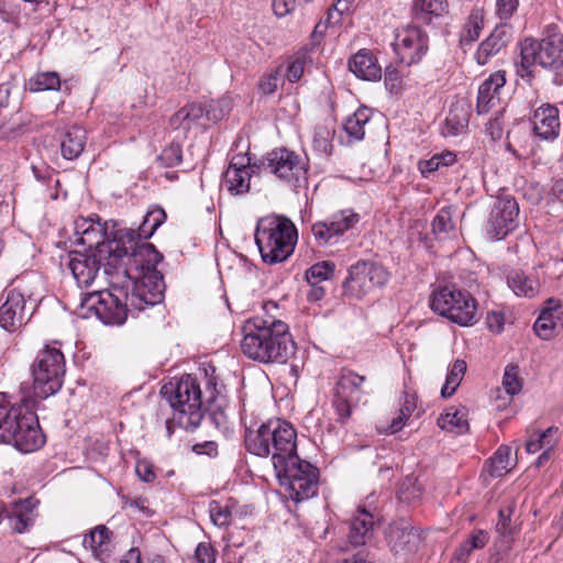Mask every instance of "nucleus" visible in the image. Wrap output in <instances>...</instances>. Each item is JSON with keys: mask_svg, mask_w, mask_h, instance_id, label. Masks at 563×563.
<instances>
[{"mask_svg": "<svg viewBox=\"0 0 563 563\" xmlns=\"http://www.w3.org/2000/svg\"><path fill=\"white\" fill-rule=\"evenodd\" d=\"M431 309L460 325H472L477 321V303L472 295L455 285H446L433 290Z\"/></svg>", "mask_w": 563, "mask_h": 563, "instance_id": "6e6552de", "label": "nucleus"}, {"mask_svg": "<svg viewBox=\"0 0 563 563\" xmlns=\"http://www.w3.org/2000/svg\"><path fill=\"white\" fill-rule=\"evenodd\" d=\"M124 298L131 309L142 311L146 307L158 305L164 299L165 284L161 272H152L129 277L125 283Z\"/></svg>", "mask_w": 563, "mask_h": 563, "instance_id": "ddd939ff", "label": "nucleus"}, {"mask_svg": "<svg viewBox=\"0 0 563 563\" xmlns=\"http://www.w3.org/2000/svg\"><path fill=\"white\" fill-rule=\"evenodd\" d=\"M440 167L439 158L434 155L428 161H421L419 163V169L421 174L427 177L432 172L438 170Z\"/></svg>", "mask_w": 563, "mask_h": 563, "instance_id": "774afa93", "label": "nucleus"}, {"mask_svg": "<svg viewBox=\"0 0 563 563\" xmlns=\"http://www.w3.org/2000/svg\"><path fill=\"white\" fill-rule=\"evenodd\" d=\"M166 213L163 209L148 212L139 230L124 229L114 233L110 242H117L119 249L113 255L119 257L115 271H123L122 286L129 282V277L158 272L157 264L163 255L151 243L144 242L150 239L157 228L165 221Z\"/></svg>", "mask_w": 563, "mask_h": 563, "instance_id": "f257e3e1", "label": "nucleus"}, {"mask_svg": "<svg viewBox=\"0 0 563 563\" xmlns=\"http://www.w3.org/2000/svg\"><path fill=\"white\" fill-rule=\"evenodd\" d=\"M253 167L245 155H234L224 173L222 186L232 195H243L250 190Z\"/></svg>", "mask_w": 563, "mask_h": 563, "instance_id": "aec40b11", "label": "nucleus"}, {"mask_svg": "<svg viewBox=\"0 0 563 563\" xmlns=\"http://www.w3.org/2000/svg\"><path fill=\"white\" fill-rule=\"evenodd\" d=\"M518 0H496V13L500 20H508L517 10Z\"/></svg>", "mask_w": 563, "mask_h": 563, "instance_id": "13d9d810", "label": "nucleus"}, {"mask_svg": "<svg viewBox=\"0 0 563 563\" xmlns=\"http://www.w3.org/2000/svg\"><path fill=\"white\" fill-rule=\"evenodd\" d=\"M104 235V227L100 222H95L91 218H80L74 223L73 243L86 246L90 253L98 252L102 245L111 241H106Z\"/></svg>", "mask_w": 563, "mask_h": 563, "instance_id": "4be33fe9", "label": "nucleus"}, {"mask_svg": "<svg viewBox=\"0 0 563 563\" xmlns=\"http://www.w3.org/2000/svg\"><path fill=\"white\" fill-rule=\"evenodd\" d=\"M508 286L517 296L533 297L539 291V283L521 271H512L507 277Z\"/></svg>", "mask_w": 563, "mask_h": 563, "instance_id": "f704fd0d", "label": "nucleus"}, {"mask_svg": "<svg viewBox=\"0 0 563 563\" xmlns=\"http://www.w3.org/2000/svg\"><path fill=\"white\" fill-rule=\"evenodd\" d=\"M428 35L419 26L404 25L396 30L394 47L402 63L407 65L421 60L428 51Z\"/></svg>", "mask_w": 563, "mask_h": 563, "instance_id": "dca6fc26", "label": "nucleus"}, {"mask_svg": "<svg viewBox=\"0 0 563 563\" xmlns=\"http://www.w3.org/2000/svg\"><path fill=\"white\" fill-rule=\"evenodd\" d=\"M162 397L167 401L177 419H187L188 422H222L228 418V400L216 388L210 390L208 399L202 400V391L198 379L184 375L176 382H168L162 386Z\"/></svg>", "mask_w": 563, "mask_h": 563, "instance_id": "f03ea898", "label": "nucleus"}, {"mask_svg": "<svg viewBox=\"0 0 563 563\" xmlns=\"http://www.w3.org/2000/svg\"><path fill=\"white\" fill-rule=\"evenodd\" d=\"M489 474L494 477H500L508 472L510 465V449L501 445L489 460Z\"/></svg>", "mask_w": 563, "mask_h": 563, "instance_id": "c03bdc74", "label": "nucleus"}, {"mask_svg": "<svg viewBox=\"0 0 563 563\" xmlns=\"http://www.w3.org/2000/svg\"><path fill=\"white\" fill-rule=\"evenodd\" d=\"M272 446L274 453L272 456L273 465L276 467L277 459L284 463L289 462L290 457H299L297 454V431L292 424H278L272 430Z\"/></svg>", "mask_w": 563, "mask_h": 563, "instance_id": "5701e85b", "label": "nucleus"}, {"mask_svg": "<svg viewBox=\"0 0 563 563\" xmlns=\"http://www.w3.org/2000/svg\"><path fill=\"white\" fill-rule=\"evenodd\" d=\"M111 531L106 526H97L88 534L85 536L82 544L86 549H90L98 556L110 543Z\"/></svg>", "mask_w": 563, "mask_h": 563, "instance_id": "58836bf2", "label": "nucleus"}, {"mask_svg": "<svg viewBox=\"0 0 563 563\" xmlns=\"http://www.w3.org/2000/svg\"><path fill=\"white\" fill-rule=\"evenodd\" d=\"M448 11L446 0H415L412 7L413 19L417 22L429 24L433 18L442 16Z\"/></svg>", "mask_w": 563, "mask_h": 563, "instance_id": "473e14b6", "label": "nucleus"}, {"mask_svg": "<svg viewBox=\"0 0 563 563\" xmlns=\"http://www.w3.org/2000/svg\"><path fill=\"white\" fill-rule=\"evenodd\" d=\"M335 264L330 261H322L312 265L306 272V279L309 284L314 286L319 282L328 280L333 276Z\"/></svg>", "mask_w": 563, "mask_h": 563, "instance_id": "a18cd8bd", "label": "nucleus"}, {"mask_svg": "<svg viewBox=\"0 0 563 563\" xmlns=\"http://www.w3.org/2000/svg\"><path fill=\"white\" fill-rule=\"evenodd\" d=\"M11 92L10 84L0 85V128L4 126L9 121L12 111L9 110V98Z\"/></svg>", "mask_w": 563, "mask_h": 563, "instance_id": "5fc2aeb1", "label": "nucleus"}, {"mask_svg": "<svg viewBox=\"0 0 563 563\" xmlns=\"http://www.w3.org/2000/svg\"><path fill=\"white\" fill-rule=\"evenodd\" d=\"M261 166L264 170L295 188L307 183V162L299 154L288 148L272 150L262 158Z\"/></svg>", "mask_w": 563, "mask_h": 563, "instance_id": "f8f14e48", "label": "nucleus"}, {"mask_svg": "<svg viewBox=\"0 0 563 563\" xmlns=\"http://www.w3.org/2000/svg\"><path fill=\"white\" fill-rule=\"evenodd\" d=\"M503 386L507 394L516 395L521 390L522 384L519 377V368L517 365L509 364L505 368L503 377Z\"/></svg>", "mask_w": 563, "mask_h": 563, "instance_id": "09e8293b", "label": "nucleus"}, {"mask_svg": "<svg viewBox=\"0 0 563 563\" xmlns=\"http://www.w3.org/2000/svg\"><path fill=\"white\" fill-rule=\"evenodd\" d=\"M384 75L386 84L390 85L391 89L399 86L401 80V74L398 68L394 66H388L386 67Z\"/></svg>", "mask_w": 563, "mask_h": 563, "instance_id": "0e129e2a", "label": "nucleus"}, {"mask_svg": "<svg viewBox=\"0 0 563 563\" xmlns=\"http://www.w3.org/2000/svg\"><path fill=\"white\" fill-rule=\"evenodd\" d=\"M118 245L117 242H109L98 252L85 254L77 252L70 256L67 265L79 287H89L93 283L115 289L122 286L124 272L115 271L119 257L113 255L119 249Z\"/></svg>", "mask_w": 563, "mask_h": 563, "instance_id": "39448f33", "label": "nucleus"}, {"mask_svg": "<svg viewBox=\"0 0 563 563\" xmlns=\"http://www.w3.org/2000/svg\"><path fill=\"white\" fill-rule=\"evenodd\" d=\"M484 25V16L481 10H474L468 15L466 23L464 24L461 33L460 43L462 46L472 44L475 42L481 33Z\"/></svg>", "mask_w": 563, "mask_h": 563, "instance_id": "ea45409f", "label": "nucleus"}, {"mask_svg": "<svg viewBox=\"0 0 563 563\" xmlns=\"http://www.w3.org/2000/svg\"><path fill=\"white\" fill-rule=\"evenodd\" d=\"M296 7V0H273L274 13L279 16H286L292 12Z\"/></svg>", "mask_w": 563, "mask_h": 563, "instance_id": "e2e57ef3", "label": "nucleus"}, {"mask_svg": "<svg viewBox=\"0 0 563 563\" xmlns=\"http://www.w3.org/2000/svg\"><path fill=\"white\" fill-rule=\"evenodd\" d=\"M350 70L360 79L377 81L382 78L383 71L376 57L368 49H360L349 60Z\"/></svg>", "mask_w": 563, "mask_h": 563, "instance_id": "bb28decb", "label": "nucleus"}, {"mask_svg": "<svg viewBox=\"0 0 563 563\" xmlns=\"http://www.w3.org/2000/svg\"><path fill=\"white\" fill-rule=\"evenodd\" d=\"M278 86V73L272 71L263 77V79L260 82V88L265 95L273 93Z\"/></svg>", "mask_w": 563, "mask_h": 563, "instance_id": "680f3d73", "label": "nucleus"}, {"mask_svg": "<svg viewBox=\"0 0 563 563\" xmlns=\"http://www.w3.org/2000/svg\"><path fill=\"white\" fill-rule=\"evenodd\" d=\"M34 311V306L27 305L26 295L19 288L5 290V300L0 306V327L8 332H14L26 324Z\"/></svg>", "mask_w": 563, "mask_h": 563, "instance_id": "f3484780", "label": "nucleus"}, {"mask_svg": "<svg viewBox=\"0 0 563 563\" xmlns=\"http://www.w3.org/2000/svg\"><path fill=\"white\" fill-rule=\"evenodd\" d=\"M390 550L400 556H408L418 550L420 536L409 525H394L388 530Z\"/></svg>", "mask_w": 563, "mask_h": 563, "instance_id": "b1692460", "label": "nucleus"}, {"mask_svg": "<svg viewBox=\"0 0 563 563\" xmlns=\"http://www.w3.org/2000/svg\"><path fill=\"white\" fill-rule=\"evenodd\" d=\"M470 410L465 406H451L446 408L438 418V422H467Z\"/></svg>", "mask_w": 563, "mask_h": 563, "instance_id": "8fccbe9b", "label": "nucleus"}, {"mask_svg": "<svg viewBox=\"0 0 563 563\" xmlns=\"http://www.w3.org/2000/svg\"><path fill=\"white\" fill-rule=\"evenodd\" d=\"M65 375L64 354L55 347L38 351L33 364V390L37 397L47 398L56 394Z\"/></svg>", "mask_w": 563, "mask_h": 563, "instance_id": "9d476101", "label": "nucleus"}, {"mask_svg": "<svg viewBox=\"0 0 563 563\" xmlns=\"http://www.w3.org/2000/svg\"><path fill=\"white\" fill-rule=\"evenodd\" d=\"M563 327V313L541 312L534 322V333L542 340H550Z\"/></svg>", "mask_w": 563, "mask_h": 563, "instance_id": "e433bc0d", "label": "nucleus"}, {"mask_svg": "<svg viewBox=\"0 0 563 563\" xmlns=\"http://www.w3.org/2000/svg\"><path fill=\"white\" fill-rule=\"evenodd\" d=\"M210 518L218 527H225L230 523L231 511L228 507L221 506L218 501L210 504Z\"/></svg>", "mask_w": 563, "mask_h": 563, "instance_id": "864d4df0", "label": "nucleus"}, {"mask_svg": "<svg viewBox=\"0 0 563 563\" xmlns=\"http://www.w3.org/2000/svg\"><path fill=\"white\" fill-rule=\"evenodd\" d=\"M29 90L40 92L46 90H58L60 87V78L56 71L36 73L29 80Z\"/></svg>", "mask_w": 563, "mask_h": 563, "instance_id": "a19ab883", "label": "nucleus"}, {"mask_svg": "<svg viewBox=\"0 0 563 563\" xmlns=\"http://www.w3.org/2000/svg\"><path fill=\"white\" fill-rule=\"evenodd\" d=\"M519 206L509 195H500L494 201L485 230L490 240H504L518 227Z\"/></svg>", "mask_w": 563, "mask_h": 563, "instance_id": "2eb2a0df", "label": "nucleus"}, {"mask_svg": "<svg viewBox=\"0 0 563 563\" xmlns=\"http://www.w3.org/2000/svg\"><path fill=\"white\" fill-rule=\"evenodd\" d=\"M398 416L391 422H406L421 419L424 409L415 393L405 391L399 398Z\"/></svg>", "mask_w": 563, "mask_h": 563, "instance_id": "72a5a7b5", "label": "nucleus"}, {"mask_svg": "<svg viewBox=\"0 0 563 563\" xmlns=\"http://www.w3.org/2000/svg\"><path fill=\"white\" fill-rule=\"evenodd\" d=\"M534 65L548 70L553 84H563V34L556 27L549 26L540 41L526 38L521 43L517 74L521 78L531 77Z\"/></svg>", "mask_w": 563, "mask_h": 563, "instance_id": "20e7f679", "label": "nucleus"}, {"mask_svg": "<svg viewBox=\"0 0 563 563\" xmlns=\"http://www.w3.org/2000/svg\"><path fill=\"white\" fill-rule=\"evenodd\" d=\"M360 221V214L353 210H343L330 219L311 225V233L319 246L335 244L339 236L352 229Z\"/></svg>", "mask_w": 563, "mask_h": 563, "instance_id": "a211bd4d", "label": "nucleus"}, {"mask_svg": "<svg viewBox=\"0 0 563 563\" xmlns=\"http://www.w3.org/2000/svg\"><path fill=\"white\" fill-rule=\"evenodd\" d=\"M365 379V376L354 372L342 373L336 384L333 399V406L341 419L351 417L352 402L358 400Z\"/></svg>", "mask_w": 563, "mask_h": 563, "instance_id": "6ab92c4d", "label": "nucleus"}, {"mask_svg": "<svg viewBox=\"0 0 563 563\" xmlns=\"http://www.w3.org/2000/svg\"><path fill=\"white\" fill-rule=\"evenodd\" d=\"M33 507L31 499L21 500L13 507L10 520L14 531L22 533L33 523Z\"/></svg>", "mask_w": 563, "mask_h": 563, "instance_id": "4c0bfd02", "label": "nucleus"}, {"mask_svg": "<svg viewBox=\"0 0 563 563\" xmlns=\"http://www.w3.org/2000/svg\"><path fill=\"white\" fill-rule=\"evenodd\" d=\"M87 140L85 129L74 125L69 128L60 143L62 155L66 159L77 158L84 151Z\"/></svg>", "mask_w": 563, "mask_h": 563, "instance_id": "2f4dec72", "label": "nucleus"}, {"mask_svg": "<svg viewBox=\"0 0 563 563\" xmlns=\"http://www.w3.org/2000/svg\"><path fill=\"white\" fill-rule=\"evenodd\" d=\"M10 427H13L11 442L19 451L31 453L45 444L46 437L41 424H10Z\"/></svg>", "mask_w": 563, "mask_h": 563, "instance_id": "393cba45", "label": "nucleus"}, {"mask_svg": "<svg viewBox=\"0 0 563 563\" xmlns=\"http://www.w3.org/2000/svg\"><path fill=\"white\" fill-rule=\"evenodd\" d=\"M313 148L323 155H330L332 152V133L325 125H317L312 137Z\"/></svg>", "mask_w": 563, "mask_h": 563, "instance_id": "de8ad7c7", "label": "nucleus"}, {"mask_svg": "<svg viewBox=\"0 0 563 563\" xmlns=\"http://www.w3.org/2000/svg\"><path fill=\"white\" fill-rule=\"evenodd\" d=\"M40 405L23 398L20 404L12 405L4 393H0V422H40Z\"/></svg>", "mask_w": 563, "mask_h": 563, "instance_id": "412c9836", "label": "nucleus"}, {"mask_svg": "<svg viewBox=\"0 0 563 563\" xmlns=\"http://www.w3.org/2000/svg\"><path fill=\"white\" fill-rule=\"evenodd\" d=\"M488 540L487 532L477 530L465 541V544H468L470 550L474 551L485 548Z\"/></svg>", "mask_w": 563, "mask_h": 563, "instance_id": "052dcab7", "label": "nucleus"}, {"mask_svg": "<svg viewBox=\"0 0 563 563\" xmlns=\"http://www.w3.org/2000/svg\"><path fill=\"white\" fill-rule=\"evenodd\" d=\"M225 113L221 101L212 102L208 108L199 103H188L170 117L169 124L174 131L187 136L191 130H203L209 123H217Z\"/></svg>", "mask_w": 563, "mask_h": 563, "instance_id": "4468645a", "label": "nucleus"}, {"mask_svg": "<svg viewBox=\"0 0 563 563\" xmlns=\"http://www.w3.org/2000/svg\"><path fill=\"white\" fill-rule=\"evenodd\" d=\"M374 517L364 508H358L350 520L347 540L351 545H364L373 536Z\"/></svg>", "mask_w": 563, "mask_h": 563, "instance_id": "7c9ffc66", "label": "nucleus"}, {"mask_svg": "<svg viewBox=\"0 0 563 563\" xmlns=\"http://www.w3.org/2000/svg\"><path fill=\"white\" fill-rule=\"evenodd\" d=\"M353 2L354 0H336L328 12V22L332 24L340 23L342 15L349 12Z\"/></svg>", "mask_w": 563, "mask_h": 563, "instance_id": "6e6d98bb", "label": "nucleus"}, {"mask_svg": "<svg viewBox=\"0 0 563 563\" xmlns=\"http://www.w3.org/2000/svg\"><path fill=\"white\" fill-rule=\"evenodd\" d=\"M514 510L515 504L512 501L506 507H503L498 512L499 520L496 525V531L498 534L507 539L508 542H510L517 533V529L511 526V515L514 514Z\"/></svg>", "mask_w": 563, "mask_h": 563, "instance_id": "37998d69", "label": "nucleus"}, {"mask_svg": "<svg viewBox=\"0 0 563 563\" xmlns=\"http://www.w3.org/2000/svg\"><path fill=\"white\" fill-rule=\"evenodd\" d=\"M369 120L371 110L366 107H360L352 115L346 118L343 124L344 131L350 137L361 141L365 135Z\"/></svg>", "mask_w": 563, "mask_h": 563, "instance_id": "c9c22d12", "label": "nucleus"}, {"mask_svg": "<svg viewBox=\"0 0 563 563\" xmlns=\"http://www.w3.org/2000/svg\"><path fill=\"white\" fill-rule=\"evenodd\" d=\"M509 40V27L507 25L496 26L489 36L479 44L475 54L476 62L479 65L487 64L492 57L506 48Z\"/></svg>", "mask_w": 563, "mask_h": 563, "instance_id": "c85d7f7f", "label": "nucleus"}, {"mask_svg": "<svg viewBox=\"0 0 563 563\" xmlns=\"http://www.w3.org/2000/svg\"><path fill=\"white\" fill-rule=\"evenodd\" d=\"M306 63L307 57L305 54H296L292 57H290L286 73L287 79L291 82L300 80L305 73Z\"/></svg>", "mask_w": 563, "mask_h": 563, "instance_id": "603ef678", "label": "nucleus"}, {"mask_svg": "<svg viewBox=\"0 0 563 563\" xmlns=\"http://www.w3.org/2000/svg\"><path fill=\"white\" fill-rule=\"evenodd\" d=\"M387 268L374 261L360 260L351 265L344 279L343 295L351 299H362L389 280Z\"/></svg>", "mask_w": 563, "mask_h": 563, "instance_id": "9b49d317", "label": "nucleus"}, {"mask_svg": "<svg viewBox=\"0 0 563 563\" xmlns=\"http://www.w3.org/2000/svg\"><path fill=\"white\" fill-rule=\"evenodd\" d=\"M279 484L286 488L289 498L300 503L312 498L318 493L319 470L300 457H290L289 462L277 459L274 467Z\"/></svg>", "mask_w": 563, "mask_h": 563, "instance_id": "0eeeda50", "label": "nucleus"}, {"mask_svg": "<svg viewBox=\"0 0 563 563\" xmlns=\"http://www.w3.org/2000/svg\"><path fill=\"white\" fill-rule=\"evenodd\" d=\"M273 433L269 424H249L245 427L244 443L246 450L257 456L271 453Z\"/></svg>", "mask_w": 563, "mask_h": 563, "instance_id": "cd10ccee", "label": "nucleus"}, {"mask_svg": "<svg viewBox=\"0 0 563 563\" xmlns=\"http://www.w3.org/2000/svg\"><path fill=\"white\" fill-rule=\"evenodd\" d=\"M135 472L139 475V477L145 483H151L155 479V474L147 463H137Z\"/></svg>", "mask_w": 563, "mask_h": 563, "instance_id": "338daca9", "label": "nucleus"}, {"mask_svg": "<svg viewBox=\"0 0 563 563\" xmlns=\"http://www.w3.org/2000/svg\"><path fill=\"white\" fill-rule=\"evenodd\" d=\"M533 131L543 140H552L559 135V110L553 106H542L534 111Z\"/></svg>", "mask_w": 563, "mask_h": 563, "instance_id": "c756f323", "label": "nucleus"}, {"mask_svg": "<svg viewBox=\"0 0 563 563\" xmlns=\"http://www.w3.org/2000/svg\"><path fill=\"white\" fill-rule=\"evenodd\" d=\"M183 151L178 143H172L163 150L158 156V161L165 167H174L181 163Z\"/></svg>", "mask_w": 563, "mask_h": 563, "instance_id": "3c124183", "label": "nucleus"}, {"mask_svg": "<svg viewBox=\"0 0 563 563\" xmlns=\"http://www.w3.org/2000/svg\"><path fill=\"white\" fill-rule=\"evenodd\" d=\"M254 235L262 260L267 264L286 261L294 253L298 240L295 224L285 217L262 218Z\"/></svg>", "mask_w": 563, "mask_h": 563, "instance_id": "423d86ee", "label": "nucleus"}, {"mask_svg": "<svg viewBox=\"0 0 563 563\" xmlns=\"http://www.w3.org/2000/svg\"><path fill=\"white\" fill-rule=\"evenodd\" d=\"M124 286L117 289H99L87 294L80 303L81 316L85 318L91 314L96 316L104 324H122L128 316V311L132 310L126 305V299L122 302L121 297L124 296Z\"/></svg>", "mask_w": 563, "mask_h": 563, "instance_id": "1a4fd4ad", "label": "nucleus"}, {"mask_svg": "<svg viewBox=\"0 0 563 563\" xmlns=\"http://www.w3.org/2000/svg\"><path fill=\"white\" fill-rule=\"evenodd\" d=\"M241 349L244 355L263 364H285L294 356L296 343L286 322L253 318L243 325Z\"/></svg>", "mask_w": 563, "mask_h": 563, "instance_id": "7ed1b4c3", "label": "nucleus"}, {"mask_svg": "<svg viewBox=\"0 0 563 563\" xmlns=\"http://www.w3.org/2000/svg\"><path fill=\"white\" fill-rule=\"evenodd\" d=\"M466 362L463 360H456L452 367L450 368L445 383L441 389V395L444 398L451 397L460 386L465 372H466Z\"/></svg>", "mask_w": 563, "mask_h": 563, "instance_id": "79ce46f5", "label": "nucleus"}, {"mask_svg": "<svg viewBox=\"0 0 563 563\" xmlns=\"http://www.w3.org/2000/svg\"><path fill=\"white\" fill-rule=\"evenodd\" d=\"M542 450L551 451L559 441V428L550 426L545 431L540 432Z\"/></svg>", "mask_w": 563, "mask_h": 563, "instance_id": "bf43d9fd", "label": "nucleus"}, {"mask_svg": "<svg viewBox=\"0 0 563 563\" xmlns=\"http://www.w3.org/2000/svg\"><path fill=\"white\" fill-rule=\"evenodd\" d=\"M455 224L452 219V209L449 207L439 210L432 221V232L439 238L446 236L454 231Z\"/></svg>", "mask_w": 563, "mask_h": 563, "instance_id": "49530a36", "label": "nucleus"}, {"mask_svg": "<svg viewBox=\"0 0 563 563\" xmlns=\"http://www.w3.org/2000/svg\"><path fill=\"white\" fill-rule=\"evenodd\" d=\"M196 563H214V550L209 543L201 542L197 545L195 551Z\"/></svg>", "mask_w": 563, "mask_h": 563, "instance_id": "4d7b16f0", "label": "nucleus"}, {"mask_svg": "<svg viewBox=\"0 0 563 563\" xmlns=\"http://www.w3.org/2000/svg\"><path fill=\"white\" fill-rule=\"evenodd\" d=\"M217 443L214 441H205L192 445V451L197 454L214 455L217 453Z\"/></svg>", "mask_w": 563, "mask_h": 563, "instance_id": "69168bd1", "label": "nucleus"}, {"mask_svg": "<svg viewBox=\"0 0 563 563\" xmlns=\"http://www.w3.org/2000/svg\"><path fill=\"white\" fill-rule=\"evenodd\" d=\"M506 84V73L497 70L493 73L478 88L476 110L478 114L487 113L499 104L500 90Z\"/></svg>", "mask_w": 563, "mask_h": 563, "instance_id": "a878e982", "label": "nucleus"}]
</instances>
